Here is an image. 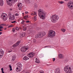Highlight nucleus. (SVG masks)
Segmentation results:
<instances>
[{
  "label": "nucleus",
  "instance_id": "nucleus-1",
  "mask_svg": "<svg viewBox=\"0 0 73 73\" xmlns=\"http://www.w3.org/2000/svg\"><path fill=\"white\" fill-rule=\"evenodd\" d=\"M38 15L42 20H44L46 16V13L42 9H39L38 10Z\"/></svg>",
  "mask_w": 73,
  "mask_h": 73
},
{
  "label": "nucleus",
  "instance_id": "nucleus-2",
  "mask_svg": "<svg viewBox=\"0 0 73 73\" xmlns=\"http://www.w3.org/2000/svg\"><path fill=\"white\" fill-rule=\"evenodd\" d=\"M73 68L68 66H65L64 68V70L66 73H72L73 72Z\"/></svg>",
  "mask_w": 73,
  "mask_h": 73
},
{
  "label": "nucleus",
  "instance_id": "nucleus-3",
  "mask_svg": "<svg viewBox=\"0 0 73 73\" xmlns=\"http://www.w3.org/2000/svg\"><path fill=\"white\" fill-rule=\"evenodd\" d=\"M51 18L52 19L51 20L52 22L54 23H55L56 21L58 20L59 19L58 17L56 15H52L51 17Z\"/></svg>",
  "mask_w": 73,
  "mask_h": 73
},
{
  "label": "nucleus",
  "instance_id": "nucleus-4",
  "mask_svg": "<svg viewBox=\"0 0 73 73\" xmlns=\"http://www.w3.org/2000/svg\"><path fill=\"white\" fill-rule=\"evenodd\" d=\"M17 65L18 67H17L16 69V70L18 72H20L21 70V66L22 65L21 63L19 62L17 63Z\"/></svg>",
  "mask_w": 73,
  "mask_h": 73
},
{
  "label": "nucleus",
  "instance_id": "nucleus-5",
  "mask_svg": "<svg viewBox=\"0 0 73 73\" xmlns=\"http://www.w3.org/2000/svg\"><path fill=\"white\" fill-rule=\"evenodd\" d=\"M17 0H7V4L10 6H11L12 4L15 3L17 2Z\"/></svg>",
  "mask_w": 73,
  "mask_h": 73
},
{
  "label": "nucleus",
  "instance_id": "nucleus-6",
  "mask_svg": "<svg viewBox=\"0 0 73 73\" xmlns=\"http://www.w3.org/2000/svg\"><path fill=\"white\" fill-rule=\"evenodd\" d=\"M56 34L55 33V31L53 30L49 31L48 33V36H50L51 37H54L55 36Z\"/></svg>",
  "mask_w": 73,
  "mask_h": 73
},
{
  "label": "nucleus",
  "instance_id": "nucleus-7",
  "mask_svg": "<svg viewBox=\"0 0 73 73\" xmlns=\"http://www.w3.org/2000/svg\"><path fill=\"white\" fill-rule=\"evenodd\" d=\"M8 15L9 16V17L11 20H13L15 19V16L12 15V13L10 12L8 13Z\"/></svg>",
  "mask_w": 73,
  "mask_h": 73
},
{
  "label": "nucleus",
  "instance_id": "nucleus-8",
  "mask_svg": "<svg viewBox=\"0 0 73 73\" xmlns=\"http://www.w3.org/2000/svg\"><path fill=\"white\" fill-rule=\"evenodd\" d=\"M67 6L70 9H72L73 8V2H69L67 4Z\"/></svg>",
  "mask_w": 73,
  "mask_h": 73
},
{
  "label": "nucleus",
  "instance_id": "nucleus-9",
  "mask_svg": "<svg viewBox=\"0 0 73 73\" xmlns=\"http://www.w3.org/2000/svg\"><path fill=\"white\" fill-rule=\"evenodd\" d=\"M6 16H7V15L6 13H2L1 15V18H2V19L3 21L6 20Z\"/></svg>",
  "mask_w": 73,
  "mask_h": 73
},
{
  "label": "nucleus",
  "instance_id": "nucleus-10",
  "mask_svg": "<svg viewBox=\"0 0 73 73\" xmlns=\"http://www.w3.org/2000/svg\"><path fill=\"white\" fill-rule=\"evenodd\" d=\"M28 49V48L27 47L23 46L21 48V50L22 52H25V51L27 50Z\"/></svg>",
  "mask_w": 73,
  "mask_h": 73
},
{
  "label": "nucleus",
  "instance_id": "nucleus-11",
  "mask_svg": "<svg viewBox=\"0 0 73 73\" xmlns=\"http://www.w3.org/2000/svg\"><path fill=\"white\" fill-rule=\"evenodd\" d=\"M38 35H39V38H41L42 37L44 36H45L46 35V33L45 32H41Z\"/></svg>",
  "mask_w": 73,
  "mask_h": 73
},
{
  "label": "nucleus",
  "instance_id": "nucleus-12",
  "mask_svg": "<svg viewBox=\"0 0 73 73\" xmlns=\"http://www.w3.org/2000/svg\"><path fill=\"white\" fill-rule=\"evenodd\" d=\"M17 6L19 7V10H21V9H22V8H23V6H22V4L18 2L17 3Z\"/></svg>",
  "mask_w": 73,
  "mask_h": 73
},
{
  "label": "nucleus",
  "instance_id": "nucleus-13",
  "mask_svg": "<svg viewBox=\"0 0 73 73\" xmlns=\"http://www.w3.org/2000/svg\"><path fill=\"white\" fill-rule=\"evenodd\" d=\"M4 54V51L1 49H0V58L3 57V54Z\"/></svg>",
  "mask_w": 73,
  "mask_h": 73
},
{
  "label": "nucleus",
  "instance_id": "nucleus-14",
  "mask_svg": "<svg viewBox=\"0 0 73 73\" xmlns=\"http://www.w3.org/2000/svg\"><path fill=\"white\" fill-rule=\"evenodd\" d=\"M34 54H33V52H31L27 55V56L30 58H32V57H33Z\"/></svg>",
  "mask_w": 73,
  "mask_h": 73
},
{
  "label": "nucleus",
  "instance_id": "nucleus-15",
  "mask_svg": "<svg viewBox=\"0 0 73 73\" xmlns=\"http://www.w3.org/2000/svg\"><path fill=\"white\" fill-rule=\"evenodd\" d=\"M20 42H21L20 41H18L16 43L14 44L13 46V47H16V46H18V45H19V44H20Z\"/></svg>",
  "mask_w": 73,
  "mask_h": 73
},
{
  "label": "nucleus",
  "instance_id": "nucleus-16",
  "mask_svg": "<svg viewBox=\"0 0 73 73\" xmlns=\"http://www.w3.org/2000/svg\"><path fill=\"white\" fill-rule=\"evenodd\" d=\"M59 58H64V55L62 54H59Z\"/></svg>",
  "mask_w": 73,
  "mask_h": 73
},
{
  "label": "nucleus",
  "instance_id": "nucleus-17",
  "mask_svg": "<svg viewBox=\"0 0 73 73\" xmlns=\"http://www.w3.org/2000/svg\"><path fill=\"white\" fill-rule=\"evenodd\" d=\"M23 59L24 60H25V61H27V60H29V58L27 57V56H25Z\"/></svg>",
  "mask_w": 73,
  "mask_h": 73
},
{
  "label": "nucleus",
  "instance_id": "nucleus-18",
  "mask_svg": "<svg viewBox=\"0 0 73 73\" xmlns=\"http://www.w3.org/2000/svg\"><path fill=\"white\" fill-rule=\"evenodd\" d=\"M55 73H60V71L58 68L55 71Z\"/></svg>",
  "mask_w": 73,
  "mask_h": 73
},
{
  "label": "nucleus",
  "instance_id": "nucleus-19",
  "mask_svg": "<svg viewBox=\"0 0 73 73\" xmlns=\"http://www.w3.org/2000/svg\"><path fill=\"white\" fill-rule=\"evenodd\" d=\"M3 0H0V6H3Z\"/></svg>",
  "mask_w": 73,
  "mask_h": 73
},
{
  "label": "nucleus",
  "instance_id": "nucleus-20",
  "mask_svg": "<svg viewBox=\"0 0 73 73\" xmlns=\"http://www.w3.org/2000/svg\"><path fill=\"white\" fill-rule=\"evenodd\" d=\"M35 62L36 63H40V61L38 60V59L37 58H36L35 59Z\"/></svg>",
  "mask_w": 73,
  "mask_h": 73
},
{
  "label": "nucleus",
  "instance_id": "nucleus-21",
  "mask_svg": "<svg viewBox=\"0 0 73 73\" xmlns=\"http://www.w3.org/2000/svg\"><path fill=\"white\" fill-rule=\"evenodd\" d=\"M16 58V56L15 55H14L13 56L12 58V60H15Z\"/></svg>",
  "mask_w": 73,
  "mask_h": 73
},
{
  "label": "nucleus",
  "instance_id": "nucleus-22",
  "mask_svg": "<svg viewBox=\"0 0 73 73\" xmlns=\"http://www.w3.org/2000/svg\"><path fill=\"white\" fill-rule=\"evenodd\" d=\"M25 36V33H23L22 34H21L20 37H23Z\"/></svg>",
  "mask_w": 73,
  "mask_h": 73
},
{
  "label": "nucleus",
  "instance_id": "nucleus-23",
  "mask_svg": "<svg viewBox=\"0 0 73 73\" xmlns=\"http://www.w3.org/2000/svg\"><path fill=\"white\" fill-rule=\"evenodd\" d=\"M31 15H36V12H34L33 13H32L31 14Z\"/></svg>",
  "mask_w": 73,
  "mask_h": 73
},
{
  "label": "nucleus",
  "instance_id": "nucleus-24",
  "mask_svg": "<svg viewBox=\"0 0 73 73\" xmlns=\"http://www.w3.org/2000/svg\"><path fill=\"white\" fill-rule=\"evenodd\" d=\"M12 51V50L11 49H9L8 50V53H11Z\"/></svg>",
  "mask_w": 73,
  "mask_h": 73
},
{
  "label": "nucleus",
  "instance_id": "nucleus-25",
  "mask_svg": "<svg viewBox=\"0 0 73 73\" xmlns=\"http://www.w3.org/2000/svg\"><path fill=\"white\" fill-rule=\"evenodd\" d=\"M25 1L27 3H30V2L29 0H25Z\"/></svg>",
  "mask_w": 73,
  "mask_h": 73
},
{
  "label": "nucleus",
  "instance_id": "nucleus-26",
  "mask_svg": "<svg viewBox=\"0 0 73 73\" xmlns=\"http://www.w3.org/2000/svg\"><path fill=\"white\" fill-rule=\"evenodd\" d=\"M33 42H34V43H36V42H37V40H36L35 39H34L33 40Z\"/></svg>",
  "mask_w": 73,
  "mask_h": 73
},
{
  "label": "nucleus",
  "instance_id": "nucleus-27",
  "mask_svg": "<svg viewBox=\"0 0 73 73\" xmlns=\"http://www.w3.org/2000/svg\"><path fill=\"white\" fill-rule=\"evenodd\" d=\"M28 32L29 33V34L32 35V31L31 30H29L28 31Z\"/></svg>",
  "mask_w": 73,
  "mask_h": 73
},
{
  "label": "nucleus",
  "instance_id": "nucleus-28",
  "mask_svg": "<svg viewBox=\"0 0 73 73\" xmlns=\"http://www.w3.org/2000/svg\"><path fill=\"white\" fill-rule=\"evenodd\" d=\"M9 68L10 69V70L11 71L12 70V66L11 65L9 66Z\"/></svg>",
  "mask_w": 73,
  "mask_h": 73
},
{
  "label": "nucleus",
  "instance_id": "nucleus-29",
  "mask_svg": "<svg viewBox=\"0 0 73 73\" xmlns=\"http://www.w3.org/2000/svg\"><path fill=\"white\" fill-rule=\"evenodd\" d=\"M35 37L36 38H37L38 37L39 38V35L38 34L36 35L35 36Z\"/></svg>",
  "mask_w": 73,
  "mask_h": 73
},
{
  "label": "nucleus",
  "instance_id": "nucleus-30",
  "mask_svg": "<svg viewBox=\"0 0 73 73\" xmlns=\"http://www.w3.org/2000/svg\"><path fill=\"white\" fill-rule=\"evenodd\" d=\"M58 2L61 4H62L64 3V2L62 1H59Z\"/></svg>",
  "mask_w": 73,
  "mask_h": 73
},
{
  "label": "nucleus",
  "instance_id": "nucleus-31",
  "mask_svg": "<svg viewBox=\"0 0 73 73\" xmlns=\"http://www.w3.org/2000/svg\"><path fill=\"white\" fill-rule=\"evenodd\" d=\"M61 31H62L63 32H65V31H66V30L65 29H62L61 30Z\"/></svg>",
  "mask_w": 73,
  "mask_h": 73
},
{
  "label": "nucleus",
  "instance_id": "nucleus-32",
  "mask_svg": "<svg viewBox=\"0 0 73 73\" xmlns=\"http://www.w3.org/2000/svg\"><path fill=\"white\" fill-rule=\"evenodd\" d=\"M11 23L12 24H15V23H16V21H14L11 22Z\"/></svg>",
  "mask_w": 73,
  "mask_h": 73
},
{
  "label": "nucleus",
  "instance_id": "nucleus-33",
  "mask_svg": "<svg viewBox=\"0 0 73 73\" xmlns=\"http://www.w3.org/2000/svg\"><path fill=\"white\" fill-rule=\"evenodd\" d=\"M26 30H27V28L23 27V31H26Z\"/></svg>",
  "mask_w": 73,
  "mask_h": 73
},
{
  "label": "nucleus",
  "instance_id": "nucleus-34",
  "mask_svg": "<svg viewBox=\"0 0 73 73\" xmlns=\"http://www.w3.org/2000/svg\"><path fill=\"white\" fill-rule=\"evenodd\" d=\"M36 16H35V17H34V19L35 20V21H36L37 20V17Z\"/></svg>",
  "mask_w": 73,
  "mask_h": 73
},
{
  "label": "nucleus",
  "instance_id": "nucleus-35",
  "mask_svg": "<svg viewBox=\"0 0 73 73\" xmlns=\"http://www.w3.org/2000/svg\"><path fill=\"white\" fill-rule=\"evenodd\" d=\"M28 15H27L26 16H25L24 17L23 19H26L27 18H28Z\"/></svg>",
  "mask_w": 73,
  "mask_h": 73
},
{
  "label": "nucleus",
  "instance_id": "nucleus-36",
  "mask_svg": "<svg viewBox=\"0 0 73 73\" xmlns=\"http://www.w3.org/2000/svg\"><path fill=\"white\" fill-rule=\"evenodd\" d=\"M24 23H25V21H23L21 23V24H24Z\"/></svg>",
  "mask_w": 73,
  "mask_h": 73
},
{
  "label": "nucleus",
  "instance_id": "nucleus-37",
  "mask_svg": "<svg viewBox=\"0 0 73 73\" xmlns=\"http://www.w3.org/2000/svg\"><path fill=\"white\" fill-rule=\"evenodd\" d=\"M15 16H16V17L19 16V14L17 13H16L15 14Z\"/></svg>",
  "mask_w": 73,
  "mask_h": 73
},
{
  "label": "nucleus",
  "instance_id": "nucleus-38",
  "mask_svg": "<svg viewBox=\"0 0 73 73\" xmlns=\"http://www.w3.org/2000/svg\"><path fill=\"white\" fill-rule=\"evenodd\" d=\"M43 48H49V46H46L44 47Z\"/></svg>",
  "mask_w": 73,
  "mask_h": 73
},
{
  "label": "nucleus",
  "instance_id": "nucleus-39",
  "mask_svg": "<svg viewBox=\"0 0 73 73\" xmlns=\"http://www.w3.org/2000/svg\"><path fill=\"white\" fill-rule=\"evenodd\" d=\"M1 71L2 73H4V71H3V70H3V68H2L1 69Z\"/></svg>",
  "mask_w": 73,
  "mask_h": 73
},
{
  "label": "nucleus",
  "instance_id": "nucleus-40",
  "mask_svg": "<svg viewBox=\"0 0 73 73\" xmlns=\"http://www.w3.org/2000/svg\"><path fill=\"white\" fill-rule=\"evenodd\" d=\"M35 8H37V4H35Z\"/></svg>",
  "mask_w": 73,
  "mask_h": 73
},
{
  "label": "nucleus",
  "instance_id": "nucleus-41",
  "mask_svg": "<svg viewBox=\"0 0 73 73\" xmlns=\"http://www.w3.org/2000/svg\"><path fill=\"white\" fill-rule=\"evenodd\" d=\"M11 27H13V26L12 25H10L8 27V28H11Z\"/></svg>",
  "mask_w": 73,
  "mask_h": 73
},
{
  "label": "nucleus",
  "instance_id": "nucleus-42",
  "mask_svg": "<svg viewBox=\"0 0 73 73\" xmlns=\"http://www.w3.org/2000/svg\"><path fill=\"white\" fill-rule=\"evenodd\" d=\"M15 29L16 30H17V31H18L19 30V27H17L15 28Z\"/></svg>",
  "mask_w": 73,
  "mask_h": 73
},
{
  "label": "nucleus",
  "instance_id": "nucleus-43",
  "mask_svg": "<svg viewBox=\"0 0 73 73\" xmlns=\"http://www.w3.org/2000/svg\"><path fill=\"white\" fill-rule=\"evenodd\" d=\"M12 31L13 32H15V28L13 29Z\"/></svg>",
  "mask_w": 73,
  "mask_h": 73
},
{
  "label": "nucleus",
  "instance_id": "nucleus-44",
  "mask_svg": "<svg viewBox=\"0 0 73 73\" xmlns=\"http://www.w3.org/2000/svg\"><path fill=\"white\" fill-rule=\"evenodd\" d=\"M18 35L17 33H16L14 35L15 37H16Z\"/></svg>",
  "mask_w": 73,
  "mask_h": 73
},
{
  "label": "nucleus",
  "instance_id": "nucleus-45",
  "mask_svg": "<svg viewBox=\"0 0 73 73\" xmlns=\"http://www.w3.org/2000/svg\"><path fill=\"white\" fill-rule=\"evenodd\" d=\"M30 22H29V21H26V23H30Z\"/></svg>",
  "mask_w": 73,
  "mask_h": 73
},
{
  "label": "nucleus",
  "instance_id": "nucleus-46",
  "mask_svg": "<svg viewBox=\"0 0 73 73\" xmlns=\"http://www.w3.org/2000/svg\"><path fill=\"white\" fill-rule=\"evenodd\" d=\"M25 14H27V13H28V12L27 11H25Z\"/></svg>",
  "mask_w": 73,
  "mask_h": 73
},
{
  "label": "nucleus",
  "instance_id": "nucleus-47",
  "mask_svg": "<svg viewBox=\"0 0 73 73\" xmlns=\"http://www.w3.org/2000/svg\"><path fill=\"white\" fill-rule=\"evenodd\" d=\"M52 59L53 60V62H54V61H55V58H53Z\"/></svg>",
  "mask_w": 73,
  "mask_h": 73
},
{
  "label": "nucleus",
  "instance_id": "nucleus-48",
  "mask_svg": "<svg viewBox=\"0 0 73 73\" xmlns=\"http://www.w3.org/2000/svg\"><path fill=\"white\" fill-rule=\"evenodd\" d=\"M3 28V27H0V29H2V28Z\"/></svg>",
  "mask_w": 73,
  "mask_h": 73
},
{
  "label": "nucleus",
  "instance_id": "nucleus-49",
  "mask_svg": "<svg viewBox=\"0 0 73 73\" xmlns=\"http://www.w3.org/2000/svg\"><path fill=\"white\" fill-rule=\"evenodd\" d=\"M38 27H37V28L35 27V29H38Z\"/></svg>",
  "mask_w": 73,
  "mask_h": 73
},
{
  "label": "nucleus",
  "instance_id": "nucleus-50",
  "mask_svg": "<svg viewBox=\"0 0 73 73\" xmlns=\"http://www.w3.org/2000/svg\"><path fill=\"white\" fill-rule=\"evenodd\" d=\"M12 8H10V11H12Z\"/></svg>",
  "mask_w": 73,
  "mask_h": 73
},
{
  "label": "nucleus",
  "instance_id": "nucleus-51",
  "mask_svg": "<svg viewBox=\"0 0 73 73\" xmlns=\"http://www.w3.org/2000/svg\"><path fill=\"white\" fill-rule=\"evenodd\" d=\"M65 1H68L69 0H64Z\"/></svg>",
  "mask_w": 73,
  "mask_h": 73
},
{
  "label": "nucleus",
  "instance_id": "nucleus-52",
  "mask_svg": "<svg viewBox=\"0 0 73 73\" xmlns=\"http://www.w3.org/2000/svg\"><path fill=\"white\" fill-rule=\"evenodd\" d=\"M1 34H2V32H0V35H1Z\"/></svg>",
  "mask_w": 73,
  "mask_h": 73
},
{
  "label": "nucleus",
  "instance_id": "nucleus-53",
  "mask_svg": "<svg viewBox=\"0 0 73 73\" xmlns=\"http://www.w3.org/2000/svg\"><path fill=\"white\" fill-rule=\"evenodd\" d=\"M6 29H7V28H5L4 30H6Z\"/></svg>",
  "mask_w": 73,
  "mask_h": 73
},
{
  "label": "nucleus",
  "instance_id": "nucleus-54",
  "mask_svg": "<svg viewBox=\"0 0 73 73\" xmlns=\"http://www.w3.org/2000/svg\"><path fill=\"white\" fill-rule=\"evenodd\" d=\"M25 73H29V72H26Z\"/></svg>",
  "mask_w": 73,
  "mask_h": 73
},
{
  "label": "nucleus",
  "instance_id": "nucleus-55",
  "mask_svg": "<svg viewBox=\"0 0 73 73\" xmlns=\"http://www.w3.org/2000/svg\"><path fill=\"white\" fill-rule=\"evenodd\" d=\"M0 31H3L1 30V29H0Z\"/></svg>",
  "mask_w": 73,
  "mask_h": 73
},
{
  "label": "nucleus",
  "instance_id": "nucleus-56",
  "mask_svg": "<svg viewBox=\"0 0 73 73\" xmlns=\"http://www.w3.org/2000/svg\"><path fill=\"white\" fill-rule=\"evenodd\" d=\"M24 13H23V15H24Z\"/></svg>",
  "mask_w": 73,
  "mask_h": 73
},
{
  "label": "nucleus",
  "instance_id": "nucleus-57",
  "mask_svg": "<svg viewBox=\"0 0 73 73\" xmlns=\"http://www.w3.org/2000/svg\"><path fill=\"white\" fill-rule=\"evenodd\" d=\"M19 29H21V27L19 28Z\"/></svg>",
  "mask_w": 73,
  "mask_h": 73
}]
</instances>
